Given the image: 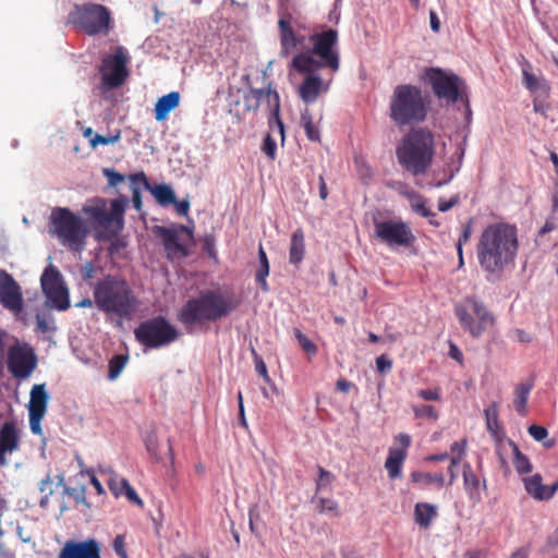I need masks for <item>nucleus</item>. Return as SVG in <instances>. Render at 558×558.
Here are the masks:
<instances>
[{"mask_svg": "<svg viewBox=\"0 0 558 558\" xmlns=\"http://www.w3.org/2000/svg\"><path fill=\"white\" fill-rule=\"evenodd\" d=\"M519 247L517 229L508 223L488 226L477 244L480 266L490 275H500L513 265Z\"/></svg>", "mask_w": 558, "mask_h": 558, "instance_id": "obj_1", "label": "nucleus"}, {"mask_svg": "<svg viewBox=\"0 0 558 558\" xmlns=\"http://www.w3.org/2000/svg\"><path fill=\"white\" fill-rule=\"evenodd\" d=\"M242 302V293L229 289L201 291L180 308L178 319L184 326L215 323L233 313Z\"/></svg>", "mask_w": 558, "mask_h": 558, "instance_id": "obj_2", "label": "nucleus"}, {"mask_svg": "<svg viewBox=\"0 0 558 558\" xmlns=\"http://www.w3.org/2000/svg\"><path fill=\"white\" fill-rule=\"evenodd\" d=\"M310 41L313 45L312 50L295 54L292 59L291 68L296 72L318 71L323 68H329L332 71L338 70L337 31L328 28L313 34L310 36Z\"/></svg>", "mask_w": 558, "mask_h": 558, "instance_id": "obj_3", "label": "nucleus"}, {"mask_svg": "<svg viewBox=\"0 0 558 558\" xmlns=\"http://www.w3.org/2000/svg\"><path fill=\"white\" fill-rule=\"evenodd\" d=\"M434 153V135L426 129L410 131L396 149L398 162L414 175L429 168Z\"/></svg>", "mask_w": 558, "mask_h": 558, "instance_id": "obj_4", "label": "nucleus"}, {"mask_svg": "<svg viewBox=\"0 0 558 558\" xmlns=\"http://www.w3.org/2000/svg\"><path fill=\"white\" fill-rule=\"evenodd\" d=\"M94 302L99 311L130 318L137 308V300L126 281H97Z\"/></svg>", "mask_w": 558, "mask_h": 558, "instance_id": "obj_5", "label": "nucleus"}, {"mask_svg": "<svg viewBox=\"0 0 558 558\" xmlns=\"http://www.w3.org/2000/svg\"><path fill=\"white\" fill-rule=\"evenodd\" d=\"M50 234L72 253H82L86 246L88 228L85 221L66 207H56L50 215Z\"/></svg>", "mask_w": 558, "mask_h": 558, "instance_id": "obj_6", "label": "nucleus"}, {"mask_svg": "<svg viewBox=\"0 0 558 558\" xmlns=\"http://www.w3.org/2000/svg\"><path fill=\"white\" fill-rule=\"evenodd\" d=\"M427 102L422 90L413 85H399L390 100V118L397 125H409L425 120Z\"/></svg>", "mask_w": 558, "mask_h": 558, "instance_id": "obj_7", "label": "nucleus"}, {"mask_svg": "<svg viewBox=\"0 0 558 558\" xmlns=\"http://www.w3.org/2000/svg\"><path fill=\"white\" fill-rule=\"evenodd\" d=\"M128 204L129 199L124 196L112 199L110 203L105 198H95L83 207V213L102 230L107 239H114L124 228Z\"/></svg>", "mask_w": 558, "mask_h": 558, "instance_id": "obj_8", "label": "nucleus"}, {"mask_svg": "<svg viewBox=\"0 0 558 558\" xmlns=\"http://www.w3.org/2000/svg\"><path fill=\"white\" fill-rule=\"evenodd\" d=\"M374 233L376 238L395 253L417 255L416 236L411 226L400 217L375 219Z\"/></svg>", "mask_w": 558, "mask_h": 558, "instance_id": "obj_9", "label": "nucleus"}, {"mask_svg": "<svg viewBox=\"0 0 558 558\" xmlns=\"http://www.w3.org/2000/svg\"><path fill=\"white\" fill-rule=\"evenodd\" d=\"M454 314L462 328L478 338L495 324L494 315L475 296H468L454 306Z\"/></svg>", "mask_w": 558, "mask_h": 558, "instance_id": "obj_10", "label": "nucleus"}, {"mask_svg": "<svg viewBox=\"0 0 558 558\" xmlns=\"http://www.w3.org/2000/svg\"><path fill=\"white\" fill-rule=\"evenodd\" d=\"M69 23L81 28L87 35L107 33L110 28V11L102 4H75L68 16Z\"/></svg>", "mask_w": 558, "mask_h": 558, "instance_id": "obj_11", "label": "nucleus"}, {"mask_svg": "<svg viewBox=\"0 0 558 558\" xmlns=\"http://www.w3.org/2000/svg\"><path fill=\"white\" fill-rule=\"evenodd\" d=\"M134 336L141 344L157 349L175 341L179 332L165 317L157 316L141 323Z\"/></svg>", "mask_w": 558, "mask_h": 558, "instance_id": "obj_12", "label": "nucleus"}, {"mask_svg": "<svg viewBox=\"0 0 558 558\" xmlns=\"http://www.w3.org/2000/svg\"><path fill=\"white\" fill-rule=\"evenodd\" d=\"M128 57L123 47H118L113 54L102 59L99 68L101 82L98 86L102 94L120 87L129 76L126 68Z\"/></svg>", "mask_w": 558, "mask_h": 558, "instance_id": "obj_13", "label": "nucleus"}, {"mask_svg": "<svg viewBox=\"0 0 558 558\" xmlns=\"http://www.w3.org/2000/svg\"><path fill=\"white\" fill-rule=\"evenodd\" d=\"M425 78L432 86L434 94L447 104L458 101L464 87L463 81L457 74L447 73L440 69H427Z\"/></svg>", "mask_w": 558, "mask_h": 558, "instance_id": "obj_14", "label": "nucleus"}, {"mask_svg": "<svg viewBox=\"0 0 558 558\" xmlns=\"http://www.w3.org/2000/svg\"><path fill=\"white\" fill-rule=\"evenodd\" d=\"M8 369L16 379H26L37 366L34 349L27 343L16 342L5 353Z\"/></svg>", "mask_w": 558, "mask_h": 558, "instance_id": "obj_15", "label": "nucleus"}, {"mask_svg": "<svg viewBox=\"0 0 558 558\" xmlns=\"http://www.w3.org/2000/svg\"><path fill=\"white\" fill-rule=\"evenodd\" d=\"M183 233H186L189 239L192 238V234L184 226H180L179 228H156V234L161 239L169 258L174 259L187 256V247L182 241Z\"/></svg>", "mask_w": 558, "mask_h": 558, "instance_id": "obj_16", "label": "nucleus"}, {"mask_svg": "<svg viewBox=\"0 0 558 558\" xmlns=\"http://www.w3.org/2000/svg\"><path fill=\"white\" fill-rule=\"evenodd\" d=\"M58 558H101L100 545L95 538L66 541Z\"/></svg>", "mask_w": 558, "mask_h": 558, "instance_id": "obj_17", "label": "nucleus"}, {"mask_svg": "<svg viewBox=\"0 0 558 558\" xmlns=\"http://www.w3.org/2000/svg\"><path fill=\"white\" fill-rule=\"evenodd\" d=\"M21 446V435L13 421H8L0 427V466L9 464L8 456L17 451Z\"/></svg>", "mask_w": 558, "mask_h": 558, "instance_id": "obj_18", "label": "nucleus"}, {"mask_svg": "<svg viewBox=\"0 0 558 558\" xmlns=\"http://www.w3.org/2000/svg\"><path fill=\"white\" fill-rule=\"evenodd\" d=\"M46 294V304L50 308L66 311L70 307L69 290L64 281H40Z\"/></svg>", "mask_w": 558, "mask_h": 558, "instance_id": "obj_19", "label": "nucleus"}, {"mask_svg": "<svg viewBox=\"0 0 558 558\" xmlns=\"http://www.w3.org/2000/svg\"><path fill=\"white\" fill-rule=\"evenodd\" d=\"M257 95L260 96L262 105L265 104L268 110V123L272 129L276 126L281 134L282 138L284 137V126L283 122L280 119V97L279 94L271 88H260L256 89Z\"/></svg>", "mask_w": 558, "mask_h": 558, "instance_id": "obj_20", "label": "nucleus"}, {"mask_svg": "<svg viewBox=\"0 0 558 558\" xmlns=\"http://www.w3.org/2000/svg\"><path fill=\"white\" fill-rule=\"evenodd\" d=\"M280 34V46L282 57H288L298 47H301L305 40V36L298 34L291 25V16L281 17L278 22Z\"/></svg>", "mask_w": 558, "mask_h": 558, "instance_id": "obj_21", "label": "nucleus"}, {"mask_svg": "<svg viewBox=\"0 0 558 558\" xmlns=\"http://www.w3.org/2000/svg\"><path fill=\"white\" fill-rule=\"evenodd\" d=\"M0 303L14 315L23 311V295L16 281H0Z\"/></svg>", "mask_w": 558, "mask_h": 558, "instance_id": "obj_22", "label": "nucleus"}, {"mask_svg": "<svg viewBox=\"0 0 558 558\" xmlns=\"http://www.w3.org/2000/svg\"><path fill=\"white\" fill-rule=\"evenodd\" d=\"M130 180L133 183H141V185H143L144 189L149 190L161 206H167L172 203H175L174 192L168 184L161 183L151 186L144 172H138L130 175Z\"/></svg>", "mask_w": 558, "mask_h": 558, "instance_id": "obj_23", "label": "nucleus"}, {"mask_svg": "<svg viewBox=\"0 0 558 558\" xmlns=\"http://www.w3.org/2000/svg\"><path fill=\"white\" fill-rule=\"evenodd\" d=\"M526 493L536 500H549L558 490V481L553 485H544L541 474L523 478Z\"/></svg>", "mask_w": 558, "mask_h": 558, "instance_id": "obj_24", "label": "nucleus"}, {"mask_svg": "<svg viewBox=\"0 0 558 558\" xmlns=\"http://www.w3.org/2000/svg\"><path fill=\"white\" fill-rule=\"evenodd\" d=\"M317 71L300 72L304 74V81L299 86V96L306 102H314L323 90V80L316 74Z\"/></svg>", "mask_w": 558, "mask_h": 558, "instance_id": "obj_25", "label": "nucleus"}, {"mask_svg": "<svg viewBox=\"0 0 558 558\" xmlns=\"http://www.w3.org/2000/svg\"><path fill=\"white\" fill-rule=\"evenodd\" d=\"M463 484L470 500L475 504L480 502L482 500L481 488L483 486L485 489L486 483L485 481H483V484L481 483L480 478L468 463L463 465Z\"/></svg>", "mask_w": 558, "mask_h": 558, "instance_id": "obj_26", "label": "nucleus"}, {"mask_svg": "<svg viewBox=\"0 0 558 558\" xmlns=\"http://www.w3.org/2000/svg\"><path fill=\"white\" fill-rule=\"evenodd\" d=\"M48 393L45 385H35L31 391V400L28 404V414L44 415L47 411Z\"/></svg>", "mask_w": 558, "mask_h": 558, "instance_id": "obj_27", "label": "nucleus"}, {"mask_svg": "<svg viewBox=\"0 0 558 558\" xmlns=\"http://www.w3.org/2000/svg\"><path fill=\"white\" fill-rule=\"evenodd\" d=\"M180 104V94L178 92H171L160 97L155 104V119L158 122L165 121L173 109Z\"/></svg>", "mask_w": 558, "mask_h": 558, "instance_id": "obj_28", "label": "nucleus"}, {"mask_svg": "<svg viewBox=\"0 0 558 558\" xmlns=\"http://www.w3.org/2000/svg\"><path fill=\"white\" fill-rule=\"evenodd\" d=\"M305 254V235L304 231L299 228L296 229L290 240L289 246V260L291 264H299Z\"/></svg>", "mask_w": 558, "mask_h": 558, "instance_id": "obj_29", "label": "nucleus"}, {"mask_svg": "<svg viewBox=\"0 0 558 558\" xmlns=\"http://www.w3.org/2000/svg\"><path fill=\"white\" fill-rule=\"evenodd\" d=\"M402 194L409 199L411 209L414 213L425 218L435 216V213L427 206V201L422 195L405 187Z\"/></svg>", "mask_w": 558, "mask_h": 558, "instance_id": "obj_30", "label": "nucleus"}, {"mask_svg": "<svg viewBox=\"0 0 558 558\" xmlns=\"http://www.w3.org/2000/svg\"><path fill=\"white\" fill-rule=\"evenodd\" d=\"M437 515L435 506L427 502H418L414 508V520L423 529L429 527L433 519Z\"/></svg>", "mask_w": 558, "mask_h": 558, "instance_id": "obj_31", "label": "nucleus"}, {"mask_svg": "<svg viewBox=\"0 0 558 558\" xmlns=\"http://www.w3.org/2000/svg\"><path fill=\"white\" fill-rule=\"evenodd\" d=\"M405 457L407 452L403 449L390 448L385 468L391 478H397L401 475V465Z\"/></svg>", "mask_w": 558, "mask_h": 558, "instance_id": "obj_32", "label": "nucleus"}, {"mask_svg": "<svg viewBox=\"0 0 558 558\" xmlns=\"http://www.w3.org/2000/svg\"><path fill=\"white\" fill-rule=\"evenodd\" d=\"M533 388V383H520L514 389L513 405L520 415L527 413V399Z\"/></svg>", "mask_w": 558, "mask_h": 558, "instance_id": "obj_33", "label": "nucleus"}, {"mask_svg": "<svg viewBox=\"0 0 558 558\" xmlns=\"http://www.w3.org/2000/svg\"><path fill=\"white\" fill-rule=\"evenodd\" d=\"M507 442L513 452V465L515 471L519 474L530 473L532 471V464L529 458L520 451L519 447L513 440L509 439Z\"/></svg>", "mask_w": 558, "mask_h": 558, "instance_id": "obj_34", "label": "nucleus"}, {"mask_svg": "<svg viewBox=\"0 0 558 558\" xmlns=\"http://www.w3.org/2000/svg\"><path fill=\"white\" fill-rule=\"evenodd\" d=\"M485 417H486V425L487 429L493 434V436H497L500 426L498 422V403L493 402L485 411Z\"/></svg>", "mask_w": 558, "mask_h": 558, "instance_id": "obj_35", "label": "nucleus"}, {"mask_svg": "<svg viewBox=\"0 0 558 558\" xmlns=\"http://www.w3.org/2000/svg\"><path fill=\"white\" fill-rule=\"evenodd\" d=\"M301 124L305 131L307 138L311 142H319L320 141L319 130L315 126V124L312 120V116L308 110H305L301 114Z\"/></svg>", "mask_w": 558, "mask_h": 558, "instance_id": "obj_36", "label": "nucleus"}, {"mask_svg": "<svg viewBox=\"0 0 558 558\" xmlns=\"http://www.w3.org/2000/svg\"><path fill=\"white\" fill-rule=\"evenodd\" d=\"M412 482L414 483H424L426 485L437 484L441 487L445 483V477L441 473H424V472H412L411 474Z\"/></svg>", "mask_w": 558, "mask_h": 558, "instance_id": "obj_37", "label": "nucleus"}, {"mask_svg": "<svg viewBox=\"0 0 558 558\" xmlns=\"http://www.w3.org/2000/svg\"><path fill=\"white\" fill-rule=\"evenodd\" d=\"M529 434L536 440V441H544L545 448H551L555 445L554 439L545 440L548 436V432L544 426L541 425H531L529 427Z\"/></svg>", "mask_w": 558, "mask_h": 558, "instance_id": "obj_38", "label": "nucleus"}, {"mask_svg": "<svg viewBox=\"0 0 558 558\" xmlns=\"http://www.w3.org/2000/svg\"><path fill=\"white\" fill-rule=\"evenodd\" d=\"M128 362V357L124 356V355H114L110 361H109V365H108V368H109V378L110 379H116L122 372V369L124 368L125 364Z\"/></svg>", "mask_w": 558, "mask_h": 558, "instance_id": "obj_39", "label": "nucleus"}, {"mask_svg": "<svg viewBox=\"0 0 558 558\" xmlns=\"http://www.w3.org/2000/svg\"><path fill=\"white\" fill-rule=\"evenodd\" d=\"M258 260L259 267L256 271L255 279H266L269 275V263L267 254L262 244L258 247Z\"/></svg>", "mask_w": 558, "mask_h": 558, "instance_id": "obj_40", "label": "nucleus"}, {"mask_svg": "<svg viewBox=\"0 0 558 558\" xmlns=\"http://www.w3.org/2000/svg\"><path fill=\"white\" fill-rule=\"evenodd\" d=\"M39 492L43 495L40 506H45L48 502L49 497L53 494L52 477L50 474H47L46 477L39 482Z\"/></svg>", "mask_w": 558, "mask_h": 558, "instance_id": "obj_41", "label": "nucleus"}, {"mask_svg": "<svg viewBox=\"0 0 558 558\" xmlns=\"http://www.w3.org/2000/svg\"><path fill=\"white\" fill-rule=\"evenodd\" d=\"M529 69H530V65H526L522 70L523 84L530 92L535 93L539 89L541 83H539L538 78L533 73L530 72Z\"/></svg>", "mask_w": 558, "mask_h": 558, "instance_id": "obj_42", "label": "nucleus"}, {"mask_svg": "<svg viewBox=\"0 0 558 558\" xmlns=\"http://www.w3.org/2000/svg\"><path fill=\"white\" fill-rule=\"evenodd\" d=\"M317 470H318V478L316 481V492H320V490L329 487L335 477L329 471H326L320 465L317 466Z\"/></svg>", "mask_w": 558, "mask_h": 558, "instance_id": "obj_43", "label": "nucleus"}, {"mask_svg": "<svg viewBox=\"0 0 558 558\" xmlns=\"http://www.w3.org/2000/svg\"><path fill=\"white\" fill-rule=\"evenodd\" d=\"M53 318L50 315L39 313L36 315L37 329L43 333L54 331L56 327L53 326Z\"/></svg>", "mask_w": 558, "mask_h": 558, "instance_id": "obj_44", "label": "nucleus"}, {"mask_svg": "<svg viewBox=\"0 0 558 558\" xmlns=\"http://www.w3.org/2000/svg\"><path fill=\"white\" fill-rule=\"evenodd\" d=\"M354 161L360 179L364 183H367L373 175L372 168L366 163V161L362 157H355Z\"/></svg>", "mask_w": 558, "mask_h": 558, "instance_id": "obj_45", "label": "nucleus"}, {"mask_svg": "<svg viewBox=\"0 0 558 558\" xmlns=\"http://www.w3.org/2000/svg\"><path fill=\"white\" fill-rule=\"evenodd\" d=\"M120 137H121V132L120 131H118L117 134L109 135V136L95 134L93 137H90L89 144H90L92 147L95 148L98 145L114 144V143H117L120 140Z\"/></svg>", "mask_w": 558, "mask_h": 558, "instance_id": "obj_46", "label": "nucleus"}, {"mask_svg": "<svg viewBox=\"0 0 558 558\" xmlns=\"http://www.w3.org/2000/svg\"><path fill=\"white\" fill-rule=\"evenodd\" d=\"M295 338L301 345V348L308 354H315L317 352L316 344L310 340L301 330L295 329L294 331Z\"/></svg>", "mask_w": 558, "mask_h": 558, "instance_id": "obj_47", "label": "nucleus"}, {"mask_svg": "<svg viewBox=\"0 0 558 558\" xmlns=\"http://www.w3.org/2000/svg\"><path fill=\"white\" fill-rule=\"evenodd\" d=\"M257 88H252L245 96H244V106L245 109L248 111H256L260 105V96L255 94Z\"/></svg>", "mask_w": 558, "mask_h": 558, "instance_id": "obj_48", "label": "nucleus"}, {"mask_svg": "<svg viewBox=\"0 0 558 558\" xmlns=\"http://www.w3.org/2000/svg\"><path fill=\"white\" fill-rule=\"evenodd\" d=\"M252 356H253V360L255 363V369H256L257 374L259 376H262L266 383H269L270 377L268 375L267 366H266L264 360L262 359V356L256 352L255 349H252Z\"/></svg>", "mask_w": 558, "mask_h": 558, "instance_id": "obj_49", "label": "nucleus"}, {"mask_svg": "<svg viewBox=\"0 0 558 558\" xmlns=\"http://www.w3.org/2000/svg\"><path fill=\"white\" fill-rule=\"evenodd\" d=\"M122 487H124V494L128 500L132 504H135L140 507H143V500L140 498L135 489L130 485L129 481L126 478H122V482L120 483Z\"/></svg>", "mask_w": 558, "mask_h": 558, "instance_id": "obj_50", "label": "nucleus"}, {"mask_svg": "<svg viewBox=\"0 0 558 558\" xmlns=\"http://www.w3.org/2000/svg\"><path fill=\"white\" fill-rule=\"evenodd\" d=\"M412 410L416 417H430L437 420L438 413L433 405H413Z\"/></svg>", "mask_w": 558, "mask_h": 558, "instance_id": "obj_51", "label": "nucleus"}, {"mask_svg": "<svg viewBox=\"0 0 558 558\" xmlns=\"http://www.w3.org/2000/svg\"><path fill=\"white\" fill-rule=\"evenodd\" d=\"M262 150L271 160H274L276 158L277 143L269 134L264 138V142L262 145Z\"/></svg>", "mask_w": 558, "mask_h": 558, "instance_id": "obj_52", "label": "nucleus"}, {"mask_svg": "<svg viewBox=\"0 0 558 558\" xmlns=\"http://www.w3.org/2000/svg\"><path fill=\"white\" fill-rule=\"evenodd\" d=\"M112 547L114 553L120 558H129L126 548H125V536L124 535H117L113 539Z\"/></svg>", "mask_w": 558, "mask_h": 558, "instance_id": "obj_53", "label": "nucleus"}, {"mask_svg": "<svg viewBox=\"0 0 558 558\" xmlns=\"http://www.w3.org/2000/svg\"><path fill=\"white\" fill-rule=\"evenodd\" d=\"M203 250L208 254L210 258L217 259L216 239L213 234H207L204 238Z\"/></svg>", "mask_w": 558, "mask_h": 558, "instance_id": "obj_54", "label": "nucleus"}, {"mask_svg": "<svg viewBox=\"0 0 558 558\" xmlns=\"http://www.w3.org/2000/svg\"><path fill=\"white\" fill-rule=\"evenodd\" d=\"M7 337L8 333L0 327V378L3 375L5 353H7Z\"/></svg>", "mask_w": 558, "mask_h": 558, "instance_id": "obj_55", "label": "nucleus"}, {"mask_svg": "<svg viewBox=\"0 0 558 558\" xmlns=\"http://www.w3.org/2000/svg\"><path fill=\"white\" fill-rule=\"evenodd\" d=\"M318 509L320 512L337 513L338 506L332 499L319 498Z\"/></svg>", "mask_w": 558, "mask_h": 558, "instance_id": "obj_56", "label": "nucleus"}, {"mask_svg": "<svg viewBox=\"0 0 558 558\" xmlns=\"http://www.w3.org/2000/svg\"><path fill=\"white\" fill-rule=\"evenodd\" d=\"M104 173L108 179V182L111 186H117L119 183H122L125 177L113 169H105Z\"/></svg>", "mask_w": 558, "mask_h": 558, "instance_id": "obj_57", "label": "nucleus"}, {"mask_svg": "<svg viewBox=\"0 0 558 558\" xmlns=\"http://www.w3.org/2000/svg\"><path fill=\"white\" fill-rule=\"evenodd\" d=\"M29 415V427L33 434L41 435V421L44 415L28 414Z\"/></svg>", "mask_w": 558, "mask_h": 558, "instance_id": "obj_58", "label": "nucleus"}, {"mask_svg": "<svg viewBox=\"0 0 558 558\" xmlns=\"http://www.w3.org/2000/svg\"><path fill=\"white\" fill-rule=\"evenodd\" d=\"M122 478L111 477L108 482L110 492L116 496L120 497L124 494V487L120 484Z\"/></svg>", "mask_w": 558, "mask_h": 558, "instance_id": "obj_59", "label": "nucleus"}, {"mask_svg": "<svg viewBox=\"0 0 558 558\" xmlns=\"http://www.w3.org/2000/svg\"><path fill=\"white\" fill-rule=\"evenodd\" d=\"M376 366L379 373H386L392 367V361L383 354L376 359Z\"/></svg>", "mask_w": 558, "mask_h": 558, "instance_id": "obj_60", "label": "nucleus"}, {"mask_svg": "<svg viewBox=\"0 0 558 558\" xmlns=\"http://www.w3.org/2000/svg\"><path fill=\"white\" fill-rule=\"evenodd\" d=\"M65 492L70 495V496H73L75 501L77 504H84L86 505V494H85V488L84 487H80V488H66Z\"/></svg>", "mask_w": 558, "mask_h": 558, "instance_id": "obj_61", "label": "nucleus"}, {"mask_svg": "<svg viewBox=\"0 0 558 558\" xmlns=\"http://www.w3.org/2000/svg\"><path fill=\"white\" fill-rule=\"evenodd\" d=\"M471 236V226L468 225L462 234L460 235L458 242H457V251H458V254H459V257H460V262H462V245L469 241Z\"/></svg>", "mask_w": 558, "mask_h": 558, "instance_id": "obj_62", "label": "nucleus"}, {"mask_svg": "<svg viewBox=\"0 0 558 558\" xmlns=\"http://www.w3.org/2000/svg\"><path fill=\"white\" fill-rule=\"evenodd\" d=\"M417 395L426 401H436L440 398L439 389H422Z\"/></svg>", "mask_w": 558, "mask_h": 558, "instance_id": "obj_63", "label": "nucleus"}, {"mask_svg": "<svg viewBox=\"0 0 558 558\" xmlns=\"http://www.w3.org/2000/svg\"><path fill=\"white\" fill-rule=\"evenodd\" d=\"M39 279H62V276L58 268L49 265L46 267Z\"/></svg>", "mask_w": 558, "mask_h": 558, "instance_id": "obj_64", "label": "nucleus"}]
</instances>
